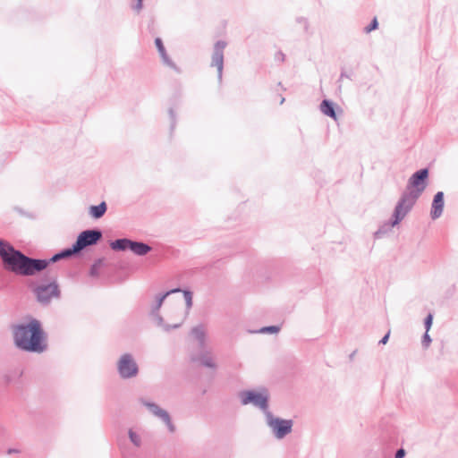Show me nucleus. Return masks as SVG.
Returning <instances> with one entry per match:
<instances>
[{"label":"nucleus","mask_w":458,"mask_h":458,"mask_svg":"<svg viewBox=\"0 0 458 458\" xmlns=\"http://www.w3.org/2000/svg\"><path fill=\"white\" fill-rule=\"evenodd\" d=\"M15 345L26 352H42L47 349V337L38 319L18 324L13 328Z\"/></svg>","instance_id":"1"},{"label":"nucleus","mask_w":458,"mask_h":458,"mask_svg":"<svg viewBox=\"0 0 458 458\" xmlns=\"http://www.w3.org/2000/svg\"><path fill=\"white\" fill-rule=\"evenodd\" d=\"M0 256L8 269L23 276L34 275L36 272L45 269L48 264L46 260L32 259L24 256L2 241H0Z\"/></svg>","instance_id":"2"},{"label":"nucleus","mask_w":458,"mask_h":458,"mask_svg":"<svg viewBox=\"0 0 458 458\" xmlns=\"http://www.w3.org/2000/svg\"><path fill=\"white\" fill-rule=\"evenodd\" d=\"M428 168H421L412 174L408 180L406 191L401 194L397 202L411 211L422 192L425 191L428 185Z\"/></svg>","instance_id":"3"},{"label":"nucleus","mask_w":458,"mask_h":458,"mask_svg":"<svg viewBox=\"0 0 458 458\" xmlns=\"http://www.w3.org/2000/svg\"><path fill=\"white\" fill-rule=\"evenodd\" d=\"M101 236L102 234L99 231H84L78 236L76 242L72 245L71 249H67L62 251L61 253L55 255L49 260V262H55L56 260L62 258L69 257L74 253H77L85 247L95 244L101 238Z\"/></svg>","instance_id":"4"},{"label":"nucleus","mask_w":458,"mask_h":458,"mask_svg":"<svg viewBox=\"0 0 458 458\" xmlns=\"http://www.w3.org/2000/svg\"><path fill=\"white\" fill-rule=\"evenodd\" d=\"M409 212L410 210L397 202L392 214L391 219L379 226V228L374 233V238L381 239L389 233L395 225H399L404 219Z\"/></svg>","instance_id":"5"},{"label":"nucleus","mask_w":458,"mask_h":458,"mask_svg":"<svg viewBox=\"0 0 458 458\" xmlns=\"http://www.w3.org/2000/svg\"><path fill=\"white\" fill-rule=\"evenodd\" d=\"M34 293L38 301L42 303L49 302L53 298H58L60 291L58 285L54 282L48 284H41L34 289Z\"/></svg>","instance_id":"6"},{"label":"nucleus","mask_w":458,"mask_h":458,"mask_svg":"<svg viewBox=\"0 0 458 458\" xmlns=\"http://www.w3.org/2000/svg\"><path fill=\"white\" fill-rule=\"evenodd\" d=\"M267 392L262 390L259 392L248 391L242 394V403L243 404L253 403L254 405L266 410L267 407Z\"/></svg>","instance_id":"7"},{"label":"nucleus","mask_w":458,"mask_h":458,"mask_svg":"<svg viewBox=\"0 0 458 458\" xmlns=\"http://www.w3.org/2000/svg\"><path fill=\"white\" fill-rule=\"evenodd\" d=\"M117 368L123 378L134 377L138 373V366L130 354H124L120 358Z\"/></svg>","instance_id":"8"},{"label":"nucleus","mask_w":458,"mask_h":458,"mask_svg":"<svg viewBox=\"0 0 458 458\" xmlns=\"http://www.w3.org/2000/svg\"><path fill=\"white\" fill-rule=\"evenodd\" d=\"M226 46V43L224 41H218L215 45L214 54L212 55L211 64L217 69L218 78L221 80L223 67H224V54L223 51Z\"/></svg>","instance_id":"9"},{"label":"nucleus","mask_w":458,"mask_h":458,"mask_svg":"<svg viewBox=\"0 0 458 458\" xmlns=\"http://www.w3.org/2000/svg\"><path fill=\"white\" fill-rule=\"evenodd\" d=\"M445 206V195L443 191H437L433 198L430 216L433 220L439 218L444 210Z\"/></svg>","instance_id":"10"},{"label":"nucleus","mask_w":458,"mask_h":458,"mask_svg":"<svg viewBox=\"0 0 458 458\" xmlns=\"http://www.w3.org/2000/svg\"><path fill=\"white\" fill-rule=\"evenodd\" d=\"M267 424L275 432L278 438H283L286 435V424L283 420L274 418L270 413H267Z\"/></svg>","instance_id":"11"},{"label":"nucleus","mask_w":458,"mask_h":458,"mask_svg":"<svg viewBox=\"0 0 458 458\" xmlns=\"http://www.w3.org/2000/svg\"><path fill=\"white\" fill-rule=\"evenodd\" d=\"M320 111L327 116L336 120L337 114L335 109L337 107L336 104L330 99H323L320 103Z\"/></svg>","instance_id":"12"},{"label":"nucleus","mask_w":458,"mask_h":458,"mask_svg":"<svg viewBox=\"0 0 458 458\" xmlns=\"http://www.w3.org/2000/svg\"><path fill=\"white\" fill-rule=\"evenodd\" d=\"M148 406L155 415L160 417L166 423L171 431H174V426L172 425L170 417L165 411L160 409L156 404H148Z\"/></svg>","instance_id":"13"},{"label":"nucleus","mask_w":458,"mask_h":458,"mask_svg":"<svg viewBox=\"0 0 458 458\" xmlns=\"http://www.w3.org/2000/svg\"><path fill=\"white\" fill-rule=\"evenodd\" d=\"M129 249L137 255H145L150 250V247L142 242H130Z\"/></svg>","instance_id":"14"},{"label":"nucleus","mask_w":458,"mask_h":458,"mask_svg":"<svg viewBox=\"0 0 458 458\" xmlns=\"http://www.w3.org/2000/svg\"><path fill=\"white\" fill-rule=\"evenodd\" d=\"M106 211V202H102L98 206H91L89 208V215L94 218H100Z\"/></svg>","instance_id":"15"},{"label":"nucleus","mask_w":458,"mask_h":458,"mask_svg":"<svg viewBox=\"0 0 458 458\" xmlns=\"http://www.w3.org/2000/svg\"><path fill=\"white\" fill-rule=\"evenodd\" d=\"M130 242L128 239H119L111 242V248L114 250H124L129 249Z\"/></svg>","instance_id":"16"},{"label":"nucleus","mask_w":458,"mask_h":458,"mask_svg":"<svg viewBox=\"0 0 458 458\" xmlns=\"http://www.w3.org/2000/svg\"><path fill=\"white\" fill-rule=\"evenodd\" d=\"M155 43H156V46L157 47V50L160 54V55L164 58V59H166V53H165V47L163 45V42L160 38H156L155 40Z\"/></svg>","instance_id":"17"},{"label":"nucleus","mask_w":458,"mask_h":458,"mask_svg":"<svg viewBox=\"0 0 458 458\" xmlns=\"http://www.w3.org/2000/svg\"><path fill=\"white\" fill-rule=\"evenodd\" d=\"M296 22L301 27V30L303 33L308 32L309 22L306 18L299 17L296 19Z\"/></svg>","instance_id":"18"},{"label":"nucleus","mask_w":458,"mask_h":458,"mask_svg":"<svg viewBox=\"0 0 458 458\" xmlns=\"http://www.w3.org/2000/svg\"><path fill=\"white\" fill-rule=\"evenodd\" d=\"M433 323V315L431 313L428 314V316L424 319V327L427 332L429 331V329L432 327Z\"/></svg>","instance_id":"19"},{"label":"nucleus","mask_w":458,"mask_h":458,"mask_svg":"<svg viewBox=\"0 0 458 458\" xmlns=\"http://www.w3.org/2000/svg\"><path fill=\"white\" fill-rule=\"evenodd\" d=\"M377 27H378L377 20V18H374V19L370 21V23H369L368 26H366V27H365V31H366L367 33H369V32H371L372 30H374L377 29Z\"/></svg>","instance_id":"20"},{"label":"nucleus","mask_w":458,"mask_h":458,"mask_svg":"<svg viewBox=\"0 0 458 458\" xmlns=\"http://www.w3.org/2000/svg\"><path fill=\"white\" fill-rule=\"evenodd\" d=\"M431 337L430 335H428V332H425L423 336H422V340H421V344L424 348H428L431 343Z\"/></svg>","instance_id":"21"},{"label":"nucleus","mask_w":458,"mask_h":458,"mask_svg":"<svg viewBox=\"0 0 458 458\" xmlns=\"http://www.w3.org/2000/svg\"><path fill=\"white\" fill-rule=\"evenodd\" d=\"M129 436H130V438H131V442L135 445H137V446L140 445V437L135 432H133L132 430H130Z\"/></svg>","instance_id":"22"},{"label":"nucleus","mask_w":458,"mask_h":458,"mask_svg":"<svg viewBox=\"0 0 458 458\" xmlns=\"http://www.w3.org/2000/svg\"><path fill=\"white\" fill-rule=\"evenodd\" d=\"M278 331H279V327H263L260 330L261 333H277Z\"/></svg>","instance_id":"23"},{"label":"nucleus","mask_w":458,"mask_h":458,"mask_svg":"<svg viewBox=\"0 0 458 458\" xmlns=\"http://www.w3.org/2000/svg\"><path fill=\"white\" fill-rule=\"evenodd\" d=\"M192 334L195 335L196 338L201 339L204 335V332L201 328H194L192 331Z\"/></svg>","instance_id":"24"},{"label":"nucleus","mask_w":458,"mask_h":458,"mask_svg":"<svg viewBox=\"0 0 458 458\" xmlns=\"http://www.w3.org/2000/svg\"><path fill=\"white\" fill-rule=\"evenodd\" d=\"M405 454H406L405 450L403 447H401L396 450V452L394 454V458H404Z\"/></svg>","instance_id":"25"},{"label":"nucleus","mask_w":458,"mask_h":458,"mask_svg":"<svg viewBox=\"0 0 458 458\" xmlns=\"http://www.w3.org/2000/svg\"><path fill=\"white\" fill-rule=\"evenodd\" d=\"M183 294H184V297L186 299L188 307H191V302H192L191 293L190 292H188V291H184Z\"/></svg>","instance_id":"26"},{"label":"nucleus","mask_w":458,"mask_h":458,"mask_svg":"<svg viewBox=\"0 0 458 458\" xmlns=\"http://www.w3.org/2000/svg\"><path fill=\"white\" fill-rule=\"evenodd\" d=\"M390 331H388L378 342L379 344H386L389 339Z\"/></svg>","instance_id":"27"},{"label":"nucleus","mask_w":458,"mask_h":458,"mask_svg":"<svg viewBox=\"0 0 458 458\" xmlns=\"http://www.w3.org/2000/svg\"><path fill=\"white\" fill-rule=\"evenodd\" d=\"M202 364H204V365H206L208 367H212L214 365L213 360H212L211 358H208L205 360H203Z\"/></svg>","instance_id":"28"},{"label":"nucleus","mask_w":458,"mask_h":458,"mask_svg":"<svg viewBox=\"0 0 458 458\" xmlns=\"http://www.w3.org/2000/svg\"><path fill=\"white\" fill-rule=\"evenodd\" d=\"M142 8V0H137L135 9L139 12Z\"/></svg>","instance_id":"29"},{"label":"nucleus","mask_w":458,"mask_h":458,"mask_svg":"<svg viewBox=\"0 0 458 458\" xmlns=\"http://www.w3.org/2000/svg\"><path fill=\"white\" fill-rule=\"evenodd\" d=\"M343 78H350V76L345 72H342L338 82H340L343 80Z\"/></svg>","instance_id":"30"},{"label":"nucleus","mask_w":458,"mask_h":458,"mask_svg":"<svg viewBox=\"0 0 458 458\" xmlns=\"http://www.w3.org/2000/svg\"><path fill=\"white\" fill-rule=\"evenodd\" d=\"M293 425V420L288 419V434H290L292 432Z\"/></svg>","instance_id":"31"},{"label":"nucleus","mask_w":458,"mask_h":458,"mask_svg":"<svg viewBox=\"0 0 458 458\" xmlns=\"http://www.w3.org/2000/svg\"><path fill=\"white\" fill-rule=\"evenodd\" d=\"M170 293H167L166 294H165L160 300H159V302H158V307L161 306L164 299Z\"/></svg>","instance_id":"32"},{"label":"nucleus","mask_w":458,"mask_h":458,"mask_svg":"<svg viewBox=\"0 0 458 458\" xmlns=\"http://www.w3.org/2000/svg\"><path fill=\"white\" fill-rule=\"evenodd\" d=\"M12 453H19V451L18 450H12V449H10L8 451V454H12Z\"/></svg>","instance_id":"33"},{"label":"nucleus","mask_w":458,"mask_h":458,"mask_svg":"<svg viewBox=\"0 0 458 458\" xmlns=\"http://www.w3.org/2000/svg\"><path fill=\"white\" fill-rule=\"evenodd\" d=\"M284 98H281L279 99V104H280V105H282V104L284 103Z\"/></svg>","instance_id":"34"},{"label":"nucleus","mask_w":458,"mask_h":458,"mask_svg":"<svg viewBox=\"0 0 458 458\" xmlns=\"http://www.w3.org/2000/svg\"><path fill=\"white\" fill-rule=\"evenodd\" d=\"M354 354H355V352H353L350 355V358H351V359H352V358H353V356H354Z\"/></svg>","instance_id":"35"},{"label":"nucleus","mask_w":458,"mask_h":458,"mask_svg":"<svg viewBox=\"0 0 458 458\" xmlns=\"http://www.w3.org/2000/svg\"><path fill=\"white\" fill-rule=\"evenodd\" d=\"M180 292L179 289L173 290L171 293Z\"/></svg>","instance_id":"36"}]
</instances>
